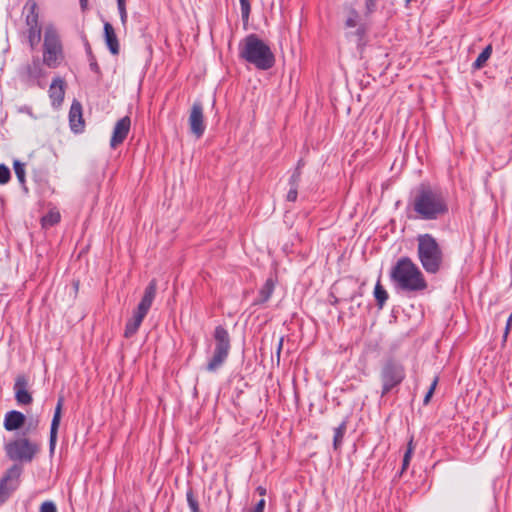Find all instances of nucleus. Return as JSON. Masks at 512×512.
<instances>
[{
	"instance_id": "f257e3e1",
	"label": "nucleus",
	"mask_w": 512,
	"mask_h": 512,
	"mask_svg": "<svg viewBox=\"0 0 512 512\" xmlns=\"http://www.w3.org/2000/svg\"><path fill=\"white\" fill-rule=\"evenodd\" d=\"M408 209L422 220H436L448 212V202L444 193L429 185L421 184L411 197Z\"/></svg>"
},
{
	"instance_id": "f03ea898",
	"label": "nucleus",
	"mask_w": 512,
	"mask_h": 512,
	"mask_svg": "<svg viewBox=\"0 0 512 512\" xmlns=\"http://www.w3.org/2000/svg\"><path fill=\"white\" fill-rule=\"evenodd\" d=\"M391 281L397 291L419 292L427 288V282L419 267L409 258L401 257L390 271Z\"/></svg>"
},
{
	"instance_id": "7ed1b4c3",
	"label": "nucleus",
	"mask_w": 512,
	"mask_h": 512,
	"mask_svg": "<svg viewBox=\"0 0 512 512\" xmlns=\"http://www.w3.org/2000/svg\"><path fill=\"white\" fill-rule=\"evenodd\" d=\"M239 55L259 70H268L275 64L271 48L256 34H249L241 41Z\"/></svg>"
},
{
	"instance_id": "20e7f679",
	"label": "nucleus",
	"mask_w": 512,
	"mask_h": 512,
	"mask_svg": "<svg viewBox=\"0 0 512 512\" xmlns=\"http://www.w3.org/2000/svg\"><path fill=\"white\" fill-rule=\"evenodd\" d=\"M418 259L423 269L430 274L439 272L443 262V253L436 239L430 234L417 237Z\"/></svg>"
},
{
	"instance_id": "39448f33",
	"label": "nucleus",
	"mask_w": 512,
	"mask_h": 512,
	"mask_svg": "<svg viewBox=\"0 0 512 512\" xmlns=\"http://www.w3.org/2000/svg\"><path fill=\"white\" fill-rule=\"evenodd\" d=\"M64 61L61 39L53 25H47L44 31L43 64L49 68H57Z\"/></svg>"
},
{
	"instance_id": "423d86ee",
	"label": "nucleus",
	"mask_w": 512,
	"mask_h": 512,
	"mask_svg": "<svg viewBox=\"0 0 512 512\" xmlns=\"http://www.w3.org/2000/svg\"><path fill=\"white\" fill-rule=\"evenodd\" d=\"M156 290L157 283L156 280L153 279L145 288L144 295L140 303L138 304L137 309L135 310L132 318L128 320L126 324L124 332V336L126 338L132 337L138 331L143 319L145 318L149 309L151 308V305L156 296Z\"/></svg>"
},
{
	"instance_id": "0eeeda50",
	"label": "nucleus",
	"mask_w": 512,
	"mask_h": 512,
	"mask_svg": "<svg viewBox=\"0 0 512 512\" xmlns=\"http://www.w3.org/2000/svg\"><path fill=\"white\" fill-rule=\"evenodd\" d=\"M213 336L215 348L205 368L208 372H216L227 360L231 349L229 333L223 326H217Z\"/></svg>"
},
{
	"instance_id": "6e6552de",
	"label": "nucleus",
	"mask_w": 512,
	"mask_h": 512,
	"mask_svg": "<svg viewBox=\"0 0 512 512\" xmlns=\"http://www.w3.org/2000/svg\"><path fill=\"white\" fill-rule=\"evenodd\" d=\"M4 449L7 457L12 461L31 462L40 447L28 438L20 437L6 443Z\"/></svg>"
},
{
	"instance_id": "1a4fd4ad",
	"label": "nucleus",
	"mask_w": 512,
	"mask_h": 512,
	"mask_svg": "<svg viewBox=\"0 0 512 512\" xmlns=\"http://www.w3.org/2000/svg\"><path fill=\"white\" fill-rule=\"evenodd\" d=\"M405 378L404 367L393 360L387 361L381 370L382 395L399 385Z\"/></svg>"
},
{
	"instance_id": "9d476101",
	"label": "nucleus",
	"mask_w": 512,
	"mask_h": 512,
	"mask_svg": "<svg viewBox=\"0 0 512 512\" xmlns=\"http://www.w3.org/2000/svg\"><path fill=\"white\" fill-rule=\"evenodd\" d=\"M22 473L21 466H11L0 479V504H3L19 485V478Z\"/></svg>"
},
{
	"instance_id": "9b49d317",
	"label": "nucleus",
	"mask_w": 512,
	"mask_h": 512,
	"mask_svg": "<svg viewBox=\"0 0 512 512\" xmlns=\"http://www.w3.org/2000/svg\"><path fill=\"white\" fill-rule=\"evenodd\" d=\"M188 122L191 133L196 138H201L205 132L206 125L204 122L203 106L200 102L193 103Z\"/></svg>"
},
{
	"instance_id": "f8f14e48",
	"label": "nucleus",
	"mask_w": 512,
	"mask_h": 512,
	"mask_svg": "<svg viewBox=\"0 0 512 512\" xmlns=\"http://www.w3.org/2000/svg\"><path fill=\"white\" fill-rule=\"evenodd\" d=\"M130 126L131 120L128 116H125L116 122L110 140V146L112 148H116L118 145L123 143L130 131Z\"/></svg>"
},
{
	"instance_id": "ddd939ff",
	"label": "nucleus",
	"mask_w": 512,
	"mask_h": 512,
	"mask_svg": "<svg viewBox=\"0 0 512 512\" xmlns=\"http://www.w3.org/2000/svg\"><path fill=\"white\" fill-rule=\"evenodd\" d=\"M15 399L19 405H29L33 398L28 391V379L25 375L17 376L14 383Z\"/></svg>"
},
{
	"instance_id": "4468645a",
	"label": "nucleus",
	"mask_w": 512,
	"mask_h": 512,
	"mask_svg": "<svg viewBox=\"0 0 512 512\" xmlns=\"http://www.w3.org/2000/svg\"><path fill=\"white\" fill-rule=\"evenodd\" d=\"M22 75L28 83L36 82L37 85L42 87L40 84V78L45 76V71L40 60L38 58H34L30 64H27L23 68Z\"/></svg>"
},
{
	"instance_id": "2eb2a0df",
	"label": "nucleus",
	"mask_w": 512,
	"mask_h": 512,
	"mask_svg": "<svg viewBox=\"0 0 512 512\" xmlns=\"http://www.w3.org/2000/svg\"><path fill=\"white\" fill-rule=\"evenodd\" d=\"M63 402H64L63 397H60L57 401V405L55 407L54 415H53L52 422H51L50 439H49V450H50L51 454L54 453V450L56 447L57 433H58V428H59L60 421H61Z\"/></svg>"
},
{
	"instance_id": "dca6fc26",
	"label": "nucleus",
	"mask_w": 512,
	"mask_h": 512,
	"mask_svg": "<svg viewBox=\"0 0 512 512\" xmlns=\"http://www.w3.org/2000/svg\"><path fill=\"white\" fill-rule=\"evenodd\" d=\"M69 123L71 130L75 133L81 132L84 128L82 117V105L78 101H73L69 111Z\"/></svg>"
},
{
	"instance_id": "f3484780",
	"label": "nucleus",
	"mask_w": 512,
	"mask_h": 512,
	"mask_svg": "<svg viewBox=\"0 0 512 512\" xmlns=\"http://www.w3.org/2000/svg\"><path fill=\"white\" fill-rule=\"evenodd\" d=\"M65 95V82L60 77L53 79L49 88V97L52 105L58 107L62 104Z\"/></svg>"
},
{
	"instance_id": "a211bd4d",
	"label": "nucleus",
	"mask_w": 512,
	"mask_h": 512,
	"mask_svg": "<svg viewBox=\"0 0 512 512\" xmlns=\"http://www.w3.org/2000/svg\"><path fill=\"white\" fill-rule=\"evenodd\" d=\"M359 20H360L359 13L355 9L351 8L348 11V15H347V18L345 21V27L348 29L356 28L354 35L357 37V40L360 42L363 39L366 30H365L364 25L359 24Z\"/></svg>"
},
{
	"instance_id": "6ab92c4d",
	"label": "nucleus",
	"mask_w": 512,
	"mask_h": 512,
	"mask_svg": "<svg viewBox=\"0 0 512 512\" xmlns=\"http://www.w3.org/2000/svg\"><path fill=\"white\" fill-rule=\"evenodd\" d=\"M25 415L22 412L12 410L5 414L4 428L7 431H15L25 423Z\"/></svg>"
},
{
	"instance_id": "aec40b11",
	"label": "nucleus",
	"mask_w": 512,
	"mask_h": 512,
	"mask_svg": "<svg viewBox=\"0 0 512 512\" xmlns=\"http://www.w3.org/2000/svg\"><path fill=\"white\" fill-rule=\"evenodd\" d=\"M104 37L109 51L113 55H117L119 53V42L113 26L109 22L104 23Z\"/></svg>"
},
{
	"instance_id": "412c9836",
	"label": "nucleus",
	"mask_w": 512,
	"mask_h": 512,
	"mask_svg": "<svg viewBox=\"0 0 512 512\" xmlns=\"http://www.w3.org/2000/svg\"><path fill=\"white\" fill-rule=\"evenodd\" d=\"M25 10H27L25 21L28 29H40L36 2L29 0L25 5Z\"/></svg>"
},
{
	"instance_id": "4be33fe9",
	"label": "nucleus",
	"mask_w": 512,
	"mask_h": 512,
	"mask_svg": "<svg viewBox=\"0 0 512 512\" xmlns=\"http://www.w3.org/2000/svg\"><path fill=\"white\" fill-rule=\"evenodd\" d=\"M275 283L272 278H268L259 291V298L257 303L267 302L273 294Z\"/></svg>"
},
{
	"instance_id": "5701e85b",
	"label": "nucleus",
	"mask_w": 512,
	"mask_h": 512,
	"mask_svg": "<svg viewBox=\"0 0 512 512\" xmlns=\"http://www.w3.org/2000/svg\"><path fill=\"white\" fill-rule=\"evenodd\" d=\"M374 296H375V299L377 301V305L378 307L381 309L383 308L385 302L387 301L388 299V293L387 291L383 288V286L381 285L380 283V280L377 281L376 285H375V288H374Z\"/></svg>"
},
{
	"instance_id": "b1692460",
	"label": "nucleus",
	"mask_w": 512,
	"mask_h": 512,
	"mask_svg": "<svg viewBox=\"0 0 512 512\" xmlns=\"http://www.w3.org/2000/svg\"><path fill=\"white\" fill-rule=\"evenodd\" d=\"M345 432H346V421H343L334 430L333 447L335 450H338L341 447Z\"/></svg>"
},
{
	"instance_id": "393cba45",
	"label": "nucleus",
	"mask_w": 512,
	"mask_h": 512,
	"mask_svg": "<svg viewBox=\"0 0 512 512\" xmlns=\"http://www.w3.org/2000/svg\"><path fill=\"white\" fill-rule=\"evenodd\" d=\"M491 53H492V46L491 45L486 46L484 48V50L478 55L475 62L473 63V67L475 69L482 68L485 65L486 61L490 58Z\"/></svg>"
},
{
	"instance_id": "a878e982",
	"label": "nucleus",
	"mask_w": 512,
	"mask_h": 512,
	"mask_svg": "<svg viewBox=\"0 0 512 512\" xmlns=\"http://www.w3.org/2000/svg\"><path fill=\"white\" fill-rule=\"evenodd\" d=\"M28 42L30 47L34 49L41 39V28L40 29H28Z\"/></svg>"
},
{
	"instance_id": "bb28decb",
	"label": "nucleus",
	"mask_w": 512,
	"mask_h": 512,
	"mask_svg": "<svg viewBox=\"0 0 512 512\" xmlns=\"http://www.w3.org/2000/svg\"><path fill=\"white\" fill-rule=\"evenodd\" d=\"M187 504L191 512H201L199 502L194 496L192 489H189L186 493Z\"/></svg>"
},
{
	"instance_id": "cd10ccee",
	"label": "nucleus",
	"mask_w": 512,
	"mask_h": 512,
	"mask_svg": "<svg viewBox=\"0 0 512 512\" xmlns=\"http://www.w3.org/2000/svg\"><path fill=\"white\" fill-rule=\"evenodd\" d=\"M14 171H15V174H16L19 182L23 184L25 182L24 164L19 161H15L14 162Z\"/></svg>"
},
{
	"instance_id": "c85d7f7f",
	"label": "nucleus",
	"mask_w": 512,
	"mask_h": 512,
	"mask_svg": "<svg viewBox=\"0 0 512 512\" xmlns=\"http://www.w3.org/2000/svg\"><path fill=\"white\" fill-rule=\"evenodd\" d=\"M241 7V17L243 21L247 22L249 20V15L251 11L249 0H239Z\"/></svg>"
},
{
	"instance_id": "c756f323",
	"label": "nucleus",
	"mask_w": 512,
	"mask_h": 512,
	"mask_svg": "<svg viewBox=\"0 0 512 512\" xmlns=\"http://www.w3.org/2000/svg\"><path fill=\"white\" fill-rule=\"evenodd\" d=\"M59 220H60V214L57 212L50 213V214L44 216L42 219L43 225H49V226H52V225L58 223Z\"/></svg>"
},
{
	"instance_id": "7c9ffc66",
	"label": "nucleus",
	"mask_w": 512,
	"mask_h": 512,
	"mask_svg": "<svg viewBox=\"0 0 512 512\" xmlns=\"http://www.w3.org/2000/svg\"><path fill=\"white\" fill-rule=\"evenodd\" d=\"M10 170L4 164H0V184H6L10 180Z\"/></svg>"
},
{
	"instance_id": "2f4dec72",
	"label": "nucleus",
	"mask_w": 512,
	"mask_h": 512,
	"mask_svg": "<svg viewBox=\"0 0 512 512\" xmlns=\"http://www.w3.org/2000/svg\"><path fill=\"white\" fill-rule=\"evenodd\" d=\"M438 381H439V378L436 376L433 379V381H432V383L430 385V388H429V390L427 391V393H426V395L424 397V400H423L424 405H427L430 402L431 397H432V395H433V393L435 391V388H436V386L438 384Z\"/></svg>"
},
{
	"instance_id": "473e14b6",
	"label": "nucleus",
	"mask_w": 512,
	"mask_h": 512,
	"mask_svg": "<svg viewBox=\"0 0 512 512\" xmlns=\"http://www.w3.org/2000/svg\"><path fill=\"white\" fill-rule=\"evenodd\" d=\"M117 6H118V11L120 14L121 21L123 24H125L127 21V11H126L125 0H117Z\"/></svg>"
},
{
	"instance_id": "72a5a7b5",
	"label": "nucleus",
	"mask_w": 512,
	"mask_h": 512,
	"mask_svg": "<svg viewBox=\"0 0 512 512\" xmlns=\"http://www.w3.org/2000/svg\"><path fill=\"white\" fill-rule=\"evenodd\" d=\"M39 512H57V507L52 501H44L40 506Z\"/></svg>"
},
{
	"instance_id": "f704fd0d",
	"label": "nucleus",
	"mask_w": 512,
	"mask_h": 512,
	"mask_svg": "<svg viewBox=\"0 0 512 512\" xmlns=\"http://www.w3.org/2000/svg\"><path fill=\"white\" fill-rule=\"evenodd\" d=\"M365 2V14L368 16L375 12L377 7V0H364Z\"/></svg>"
},
{
	"instance_id": "c9c22d12",
	"label": "nucleus",
	"mask_w": 512,
	"mask_h": 512,
	"mask_svg": "<svg viewBox=\"0 0 512 512\" xmlns=\"http://www.w3.org/2000/svg\"><path fill=\"white\" fill-rule=\"evenodd\" d=\"M412 454L413 452H411V449H407L405 454H404V457H403V463H402V471H405L407 469V467L409 466V463H410V460L412 458Z\"/></svg>"
},
{
	"instance_id": "e433bc0d",
	"label": "nucleus",
	"mask_w": 512,
	"mask_h": 512,
	"mask_svg": "<svg viewBox=\"0 0 512 512\" xmlns=\"http://www.w3.org/2000/svg\"><path fill=\"white\" fill-rule=\"evenodd\" d=\"M87 52H88V55L90 57V68H91V70H93L94 72L98 73L99 72V66H98L95 58L93 57V55L91 53L90 47H87Z\"/></svg>"
},
{
	"instance_id": "4c0bfd02",
	"label": "nucleus",
	"mask_w": 512,
	"mask_h": 512,
	"mask_svg": "<svg viewBox=\"0 0 512 512\" xmlns=\"http://www.w3.org/2000/svg\"><path fill=\"white\" fill-rule=\"evenodd\" d=\"M297 188L298 187H296V186H290V189H289V191L287 193V196H286L288 201H291V202L296 201L297 194H298Z\"/></svg>"
},
{
	"instance_id": "58836bf2",
	"label": "nucleus",
	"mask_w": 512,
	"mask_h": 512,
	"mask_svg": "<svg viewBox=\"0 0 512 512\" xmlns=\"http://www.w3.org/2000/svg\"><path fill=\"white\" fill-rule=\"evenodd\" d=\"M300 169L297 168L295 172L290 177V186L298 187V182L300 181Z\"/></svg>"
},
{
	"instance_id": "ea45409f",
	"label": "nucleus",
	"mask_w": 512,
	"mask_h": 512,
	"mask_svg": "<svg viewBox=\"0 0 512 512\" xmlns=\"http://www.w3.org/2000/svg\"><path fill=\"white\" fill-rule=\"evenodd\" d=\"M265 508V499L262 498L258 501L256 506L250 512H264Z\"/></svg>"
},
{
	"instance_id": "a19ab883",
	"label": "nucleus",
	"mask_w": 512,
	"mask_h": 512,
	"mask_svg": "<svg viewBox=\"0 0 512 512\" xmlns=\"http://www.w3.org/2000/svg\"><path fill=\"white\" fill-rule=\"evenodd\" d=\"M511 325H512V312H511V315L508 317L507 322H506V327H505V332H504V338L505 339L507 338V335H508V333L510 331Z\"/></svg>"
},
{
	"instance_id": "79ce46f5",
	"label": "nucleus",
	"mask_w": 512,
	"mask_h": 512,
	"mask_svg": "<svg viewBox=\"0 0 512 512\" xmlns=\"http://www.w3.org/2000/svg\"><path fill=\"white\" fill-rule=\"evenodd\" d=\"M38 426V420L30 421L27 430H34Z\"/></svg>"
},
{
	"instance_id": "37998d69",
	"label": "nucleus",
	"mask_w": 512,
	"mask_h": 512,
	"mask_svg": "<svg viewBox=\"0 0 512 512\" xmlns=\"http://www.w3.org/2000/svg\"><path fill=\"white\" fill-rule=\"evenodd\" d=\"M256 491L259 493V495L261 496H265L266 495V489L262 486H258Z\"/></svg>"
},
{
	"instance_id": "c03bdc74",
	"label": "nucleus",
	"mask_w": 512,
	"mask_h": 512,
	"mask_svg": "<svg viewBox=\"0 0 512 512\" xmlns=\"http://www.w3.org/2000/svg\"><path fill=\"white\" fill-rule=\"evenodd\" d=\"M407 449H411V452H414L415 447L413 445V439H410L408 442Z\"/></svg>"
},
{
	"instance_id": "a18cd8bd",
	"label": "nucleus",
	"mask_w": 512,
	"mask_h": 512,
	"mask_svg": "<svg viewBox=\"0 0 512 512\" xmlns=\"http://www.w3.org/2000/svg\"><path fill=\"white\" fill-rule=\"evenodd\" d=\"M80 5L82 8H85L87 6V0H80Z\"/></svg>"
},
{
	"instance_id": "49530a36",
	"label": "nucleus",
	"mask_w": 512,
	"mask_h": 512,
	"mask_svg": "<svg viewBox=\"0 0 512 512\" xmlns=\"http://www.w3.org/2000/svg\"><path fill=\"white\" fill-rule=\"evenodd\" d=\"M411 1L412 0H405L406 6H408Z\"/></svg>"
},
{
	"instance_id": "de8ad7c7",
	"label": "nucleus",
	"mask_w": 512,
	"mask_h": 512,
	"mask_svg": "<svg viewBox=\"0 0 512 512\" xmlns=\"http://www.w3.org/2000/svg\"><path fill=\"white\" fill-rule=\"evenodd\" d=\"M281 346H282V340L279 343V350L281 349Z\"/></svg>"
}]
</instances>
